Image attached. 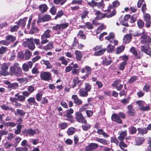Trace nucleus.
<instances>
[{
	"label": "nucleus",
	"mask_w": 151,
	"mask_h": 151,
	"mask_svg": "<svg viewBox=\"0 0 151 151\" xmlns=\"http://www.w3.org/2000/svg\"><path fill=\"white\" fill-rule=\"evenodd\" d=\"M33 41V38L31 37L29 38H26L25 39L23 43V45L24 47H27L28 45Z\"/></svg>",
	"instance_id": "18"
},
{
	"label": "nucleus",
	"mask_w": 151,
	"mask_h": 151,
	"mask_svg": "<svg viewBox=\"0 0 151 151\" xmlns=\"http://www.w3.org/2000/svg\"><path fill=\"white\" fill-rule=\"evenodd\" d=\"M18 81L22 84H24L26 83L27 82V79L26 78L18 79Z\"/></svg>",
	"instance_id": "45"
},
{
	"label": "nucleus",
	"mask_w": 151,
	"mask_h": 151,
	"mask_svg": "<svg viewBox=\"0 0 151 151\" xmlns=\"http://www.w3.org/2000/svg\"><path fill=\"white\" fill-rule=\"evenodd\" d=\"M97 132L99 134L103 135L104 137L107 138L109 136L106 133L101 129H98Z\"/></svg>",
	"instance_id": "38"
},
{
	"label": "nucleus",
	"mask_w": 151,
	"mask_h": 151,
	"mask_svg": "<svg viewBox=\"0 0 151 151\" xmlns=\"http://www.w3.org/2000/svg\"><path fill=\"white\" fill-rule=\"evenodd\" d=\"M42 62L45 65L47 66V68H52V66L49 63V61L45 60H42Z\"/></svg>",
	"instance_id": "39"
},
{
	"label": "nucleus",
	"mask_w": 151,
	"mask_h": 151,
	"mask_svg": "<svg viewBox=\"0 0 151 151\" xmlns=\"http://www.w3.org/2000/svg\"><path fill=\"white\" fill-rule=\"evenodd\" d=\"M127 64V63L125 62H122L119 65L118 68L119 70H123L125 68V66Z\"/></svg>",
	"instance_id": "33"
},
{
	"label": "nucleus",
	"mask_w": 151,
	"mask_h": 151,
	"mask_svg": "<svg viewBox=\"0 0 151 151\" xmlns=\"http://www.w3.org/2000/svg\"><path fill=\"white\" fill-rule=\"evenodd\" d=\"M51 73L47 72H42L40 74V77L41 79L47 81H49L51 79Z\"/></svg>",
	"instance_id": "6"
},
{
	"label": "nucleus",
	"mask_w": 151,
	"mask_h": 151,
	"mask_svg": "<svg viewBox=\"0 0 151 151\" xmlns=\"http://www.w3.org/2000/svg\"><path fill=\"white\" fill-rule=\"evenodd\" d=\"M67 0H54V3L56 4H58L60 2L61 5L63 4Z\"/></svg>",
	"instance_id": "52"
},
{
	"label": "nucleus",
	"mask_w": 151,
	"mask_h": 151,
	"mask_svg": "<svg viewBox=\"0 0 151 151\" xmlns=\"http://www.w3.org/2000/svg\"><path fill=\"white\" fill-rule=\"evenodd\" d=\"M50 32L51 31L50 30L47 29L45 32L42 35L49 38L50 36Z\"/></svg>",
	"instance_id": "48"
},
{
	"label": "nucleus",
	"mask_w": 151,
	"mask_h": 151,
	"mask_svg": "<svg viewBox=\"0 0 151 151\" xmlns=\"http://www.w3.org/2000/svg\"><path fill=\"white\" fill-rule=\"evenodd\" d=\"M72 99L74 100V103L77 105H80L82 103V101L78 98L76 95H72Z\"/></svg>",
	"instance_id": "16"
},
{
	"label": "nucleus",
	"mask_w": 151,
	"mask_h": 151,
	"mask_svg": "<svg viewBox=\"0 0 151 151\" xmlns=\"http://www.w3.org/2000/svg\"><path fill=\"white\" fill-rule=\"evenodd\" d=\"M18 25L17 26L15 25L12 27H10V31L12 32H13L17 31L19 28V26Z\"/></svg>",
	"instance_id": "55"
},
{
	"label": "nucleus",
	"mask_w": 151,
	"mask_h": 151,
	"mask_svg": "<svg viewBox=\"0 0 151 151\" xmlns=\"http://www.w3.org/2000/svg\"><path fill=\"white\" fill-rule=\"evenodd\" d=\"M148 143L149 144V147H148V151H151V137L148 138Z\"/></svg>",
	"instance_id": "64"
},
{
	"label": "nucleus",
	"mask_w": 151,
	"mask_h": 151,
	"mask_svg": "<svg viewBox=\"0 0 151 151\" xmlns=\"http://www.w3.org/2000/svg\"><path fill=\"white\" fill-rule=\"evenodd\" d=\"M150 85L146 84L144 86L143 88V90L144 91H145L146 92H148L150 89Z\"/></svg>",
	"instance_id": "57"
},
{
	"label": "nucleus",
	"mask_w": 151,
	"mask_h": 151,
	"mask_svg": "<svg viewBox=\"0 0 151 151\" xmlns=\"http://www.w3.org/2000/svg\"><path fill=\"white\" fill-rule=\"evenodd\" d=\"M114 47L111 45H109L107 47V50L109 52H111L114 50Z\"/></svg>",
	"instance_id": "58"
},
{
	"label": "nucleus",
	"mask_w": 151,
	"mask_h": 151,
	"mask_svg": "<svg viewBox=\"0 0 151 151\" xmlns=\"http://www.w3.org/2000/svg\"><path fill=\"white\" fill-rule=\"evenodd\" d=\"M85 90L88 92L91 89V86L89 84L86 83H85Z\"/></svg>",
	"instance_id": "56"
},
{
	"label": "nucleus",
	"mask_w": 151,
	"mask_h": 151,
	"mask_svg": "<svg viewBox=\"0 0 151 151\" xmlns=\"http://www.w3.org/2000/svg\"><path fill=\"white\" fill-rule=\"evenodd\" d=\"M131 39V36L129 35H126L124 36L123 38V42L125 43H128Z\"/></svg>",
	"instance_id": "32"
},
{
	"label": "nucleus",
	"mask_w": 151,
	"mask_h": 151,
	"mask_svg": "<svg viewBox=\"0 0 151 151\" xmlns=\"http://www.w3.org/2000/svg\"><path fill=\"white\" fill-rule=\"evenodd\" d=\"M51 19L50 16L48 14H45L44 15L42 18H39L38 20V23L40 22H45Z\"/></svg>",
	"instance_id": "13"
},
{
	"label": "nucleus",
	"mask_w": 151,
	"mask_h": 151,
	"mask_svg": "<svg viewBox=\"0 0 151 151\" xmlns=\"http://www.w3.org/2000/svg\"><path fill=\"white\" fill-rule=\"evenodd\" d=\"M76 56V58L77 60L80 61L82 57V55L81 52L80 51L76 50L75 52Z\"/></svg>",
	"instance_id": "23"
},
{
	"label": "nucleus",
	"mask_w": 151,
	"mask_h": 151,
	"mask_svg": "<svg viewBox=\"0 0 151 151\" xmlns=\"http://www.w3.org/2000/svg\"><path fill=\"white\" fill-rule=\"evenodd\" d=\"M65 117H66L68 118V119H66L68 120V121H70L71 122H73V120L72 119V115L70 114L66 113V114L64 115Z\"/></svg>",
	"instance_id": "44"
},
{
	"label": "nucleus",
	"mask_w": 151,
	"mask_h": 151,
	"mask_svg": "<svg viewBox=\"0 0 151 151\" xmlns=\"http://www.w3.org/2000/svg\"><path fill=\"white\" fill-rule=\"evenodd\" d=\"M36 130H38L29 129L26 130L25 131V132L27 135H29V136H32L36 133Z\"/></svg>",
	"instance_id": "21"
},
{
	"label": "nucleus",
	"mask_w": 151,
	"mask_h": 151,
	"mask_svg": "<svg viewBox=\"0 0 151 151\" xmlns=\"http://www.w3.org/2000/svg\"><path fill=\"white\" fill-rule=\"evenodd\" d=\"M99 146L97 144L92 143L86 147L85 150L86 151H93L97 149Z\"/></svg>",
	"instance_id": "9"
},
{
	"label": "nucleus",
	"mask_w": 151,
	"mask_h": 151,
	"mask_svg": "<svg viewBox=\"0 0 151 151\" xmlns=\"http://www.w3.org/2000/svg\"><path fill=\"white\" fill-rule=\"evenodd\" d=\"M143 18L145 21L150 20V15L148 14L144 13Z\"/></svg>",
	"instance_id": "51"
},
{
	"label": "nucleus",
	"mask_w": 151,
	"mask_h": 151,
	"mask_svg": "<svg viewBox=\"0 0 151 151\" xmlns=\"http://www.w3.org/2000/svg\"><path fill=\"white\" fill-rule=\"evenodd\" d=\"M75 118L78 122L83 123H85L86 122V120L84 119L82 114L79 112H77L76 113L75 115Z\"/></svg>",
	"instance_id": "11"
},
{
	"label": "nucleus",
	"mask_w": 151,
	"mask_h": 151,
	"mask_svg": "<svg viewBox=\"0 0 151 151\" xmlns=\"http://www.w3.org/2000/svg\"><path fill=\"white\" fill-rule=\"evenodd\" d=\"M150 41V37L146 35H143L141 36V44H149Z\"/></svg>",
	"instance_id": "10"
},
{
	"label": "nucleus",
	"mask_w": 151,
	"mask_h": 151,
	"mask_svg": "<svg viewBox=\"0 0 151 151\" xmlns=\"http://www.w3.org/2000/svg\"><path fill=\"white\" fill-rule=\"evenodd\" d=\"M136 104L138 105L140 109H141V108L144 105L145 102L141 100L138 101L136 102Z\"/></svg>",
	"instance_id": "43"
},
{
	"label": "nucleus",
	"mask_w": 151,
	"mask_h": 151,
	"mask_svg": "<svg viewBox=\"0 0 151 151\" xmlns=\"http://www.w3.org/2000/svg\"><path fill=\"white\" fill-rule=\"evenodd\" d=\"M120 5V3L118 0L115 1L113 2V7H116Z\"/></svg>",
	"instance_id": "63"
},
{
	"label": "nucleus",
	"mask_w": 151,
	"mask_h": 151,
	"mask_svg": "<svg viewBox=\"0 0 151 151\" xmlns=\"http://www.w3.org/2000/svg\"><path fill=\"white\" fill-rule=\"evenodd\" d=\"M137 24L139 28L143 27L144 25V22L141 20H139L137 21Z\"/></svg>",
	"instance_id": "54"
},
{
	"label": "nucleus",
	"mask_w": 151,
	"mask_h": 151,
	"mask_svg": "<svg viewBox=\"0 0 151 151\" xmlns=\"http://www.w3.org/2000/svg\"><path fill=\"white\" fill-rule=\"evenodd\" d=\"M8 134V131L4 130H0V142L2 139V137L3 135H6Z\"/></svg>",
	"instance_id": "42"
},
{
	"label": "nucleus",
	"mask_w": 151,
	"mask_h": 151,
	"mask_svg": "<svg viewBox=\"0 0 151 151\" xmlns=\"http://www.w3.org/2000/svg\"><path fill=\"white\" fill-rule=\"evenodd\" d=\"M75 131V128L71 127L68 129L67 130V134L68 135H71L74 134Z\"/></svg>",
	"instance_id": "40"
},
{
	"label": "nucleus",
	"mask_w": 151,
	"mask_h": 151,
	"mask_svg": "<svg viewBox=\"0 0 151 151\" xmlns=\"http://www.w3.org/2000/svg\"><path fill=\"white\" fill-rule=\"evenodd\" d=\"M31 52L28 50H26L25 52V57L26 60L29 59L31 56Z\"/></svg>",
	"instance_id": "37"
},
{
	"label": "nucleus",
	"mask_w": 151,
	"mask_h": 151,
	"mask_svg": "<svg viewBox=\"0 0 151 151\" xmlns=\"http://www.w3.org/2000/svg\"><path fill=\"white\" fill-rule=\"evenodd\" d=\"M16 40V38L12 35H9L6 37V40H10L11 42L14 41Z\"/></svg>",
	"instance_id": "46"
},
{
	"label": "nucleus",
	"mask_w": 151,
	"mask_h": 151,
	"mask_svg": "<svg viewBox=\"0 0 151 151\" xmlns=\"http://www.w3.org/2000/svg\"><path fill=\"white\" fill-rule=\"evenodd\" d=\"M95 13L97 16L96 17V19L100 20L106 17L108 18L112 17L116 14V11L115 9H113L110 14H103L98 11L95 10Z\"/></svg>",
	"instance_id": "2"
},
{
	"label": "nucleus",
	"mask_w": 151,
	"mask_h": 151,
	"mask_svg": "<svg viewBox=\"0 0 151 151\" xmlns=\"http://www.w3.org/2000/svg\"><path fill=\"white\" fill-rule=\"evenodd\" d=\"M130 51L134 55L135 57L137 58H140V57L138 55L137 52L134 47H132L130 49Z\"/></svg>",
	"instance_id": "25"
},
{
	"label": "nucleus",
	"mask_w": 151,
	"mask_h": 151,
	"mask_svg": "<svg viewBox=\"0 0 151 151\" xmlns=\"http://www.w3.org/2000/svg\"><path fill=\"white\" fill-rule=\"evenodd\" d=\"M139 133L141 134H146L148 130L147 128H139L137 129Z\"/></svg>",
	"instance_id": "34"
},
{
	"label": "nucleus",
	"mask_w": 151,
	"mask_h": 151,
	"mask_svg": "<svg viewBox=\"0 0 151 151\" xmlns=\"http://www.w3.org/2000/svg\"><path fill=\"white\" fill-rule=\"evenodd\" d=\"M9 73L12 75H14L16 76H21L22 74V69L17 63H14L13 65L10 67L9 68Z\"/></svg>",
	"instance_id": "1"
},
{
	"label": "nucleus",
	"mask_w": 151,
	"mask_h": 151,
	"mask_svg": "<svg viewBox=\"0 0 151 151\" xmlns=\"http://www.w3.org/2000/svg\"><path fill=\"white\" fill-rule=\"evenodd\" d=\"M14 113L16 116L19 115L20 116H22L24 115L25 112L23 110L17 109L16 111H15Z\"/></svg>",
	"instance_id": "27"
},
{
	"label": "nucleus",
	"mask_w": 151,
	"mask_h": 151,
	"mask_svg": "<svg viewBox=\"0 0 151 151\" xmlns=\"http://www.w3.org/2000/svg\"><path fill=\"white\" fill-rule=\"evenodd\" d=\"M27 101L28 103L30 105L33 104V105H37V103H36L35 98L34 97L29 98L27 99Z\"/></svg>",
	"instance_id": "31"
},
{
	"label": "nucleus",
	"mask_w": 151,
	"mask_h": 151,
	"mask_svg": "<svg viewBox=\"0 0 151 151\" xmlns=\"http://www.w3.org/2000/svg\"><path fill=\"white\" fill-rule=\"evenodd\" d=\"M136 142V144L139 145L141 144L144 141V139L142 137H138L135 139Z\"/></svg>",
	"instance_id": "29"
},
{
	"label": "nucleus",
	"mask_w": 151,
	"mask_h": 151,
	"mask_svg": "<svg viewBox=\"0 0 151 151\" xmlns=\"http://www.w3.org/2000/svg\"><path fill=\"white\" fill-rule=\"evenodd\" d=\"M9 63H4L2 64L1 66L2 71L0 72V75L2 76H6L9 75V73L6 72L9 66Z\"/></svg>",
	"instance_id": "5"
},
{
	"label": "nucleus",
	"mask_w": 151,
	"mask_h": 151,
	"mask_svg": "<svg viewBox=\"0 0 151 151\" xmlns=\"http://www.w3.org/2000/svg\"><path fill=\"white\" fill-rule=\"evenodd\" d=\"M38 48L40 49H43L46 50H51L53 48V43L52 42H49L46 45L43 46L41 45L38 47Z\"/></svg>",
	"instance_id": "12"
},
{
	"label": "nucleus",
	"mask_w": 151,
	"mask_h": 151,
	"mask_svg": "<svg viewBox=\"0 0 151 151\" xmlns=\"http://www.w3.org/2000/svg\"><path fill=\"white\" fill-rule=\"evenodd\" d=\"M1 108L4 110H10L12 112H13L14 109L12 108L9 107L5 104H3L1 106Z\"/></svg>",
	"instance_id": "28"
},
{
	"label": "nucleus",
	"mask_w": 151,
	"mask_h": 151,
	"mask_svg": "<svg viewBox=\"0 0 151 151\" xmlns=\"http://www.w3.org/2000/svg\"><path fill=\"white\" fill-rule=\"evenodd\" d=\"M68 26V24L67 23L57 24L53 27L52 29L57 32L58 34H59L60 30L62 31L63 29L67 28Z\"/></svg>",
	"instance_id": "3"
},
{
	"label": "nucleus",
	"mask_w": 151,
	"mask_h": 151,
	"mask_svg": "<svg viewBox=\"0 0 151 151\" xmlns=\"http://www.w3.org/2000/svg\"><path fill=\"white\" fill-rule=\"evenodd\" d=\"M140 49L141 51L151 56V51L148 46V44H142Z\"/></svg>",
	"instance_id": "7"
},
{
	"label": "nucleus",
	"mask_w": 151,
	"mask_h": 151,
	"mask_svg": "<svg viewBox=\"0 0 151 151\" xmlns=\"http://www.w3.org/2000/svg\"><path fill=\"white\" fill-rule=\"evenodd\" d=\"M48 38L44 36L41 35V45L45 44L49 42L48 40L47 39Z\"/></svg>",
	"instance_id": "36"
},
{
	"label": "nucleus",
	"mask_w": 151,
	"mask_h": 151,
	"mask_svg": "<svg viewBox=\"0 0 151 151\" xmlns=\"http://www.w3.org/2000/svg\"><path fill=\"white\" fill-rule=\"evenodd\" d=\"M59 60L61 61L62 64L65 65H67L68 62L65 60L63 56H62L59 58Z\"/></svg>",
	"instance_id": "53"
},
{
	"label": "nucleus",
	"mask_w": 151,
	"mask_h": 151,
	"mask_svg": "<svg viewBox=\"0 0 151 151\" xmlns=\"http://www.w3.org/2000/svg\"><path fill=\"white\" fill-rule=\"evenodd\" d=\"M111 62V58L109 56L105 57L103 61V64L106 65H110Z\"/></svg>",
	"instance_id": "15"
},
{
	"label": "nucleus",
	"mask_w": 151,
	"mask_h": 151,
	"mask_svg": "<svg viewBox=\"0 0 151 151\" xmlns=\"http://www.w3.org/2000/svg\"><path fill=\"white\" fill-rule=\"evenodd\" d=\"M125 47L124 46H121L118 47L116 50V52L117 54H119L122 52L124 49Z\"/></svg>",
	"instance_id": "50"
},
{
	"label": "nucleus",
	"mask_w": 151,
	"mask_h": 151,
	"mask_svg": "<svg viewBox=\"0 0 151 151\" xmlns=\"http://www.w3.org/2000/svg\"><path fill=\"white\" fill-rule=\"evenodd\" d=\"M19 94L18 93H17L15 96L17 97V100L20 102L24 101L25 99V97L22 95H19Z\"/></svg>",
	"instance_id": "35"
},
{
	"label": "nucleus",
	"mask_w": 151,
	"mask_h": 151,
	"mask_svg": "<svg viewBox=\"0 0 151 151\" xmlns=\"http://www.w3.org/2000/svg\"><path fill=\"white\" fill-rule=\"evenodd\" d=\"M63 14V12L62 10H60L59 11L56 16L55 17V19H57L58 18H60L61 16H62Z\"/></svg>",
	"instance_id": "60"
},
{
	"label": "nucleus",
	"mask_w": 151,
	"mask_h": 151,
	"mask_svg": "<svg viewBox=\"0 0 151 151\" xmlns=\"http://www.w3.org/2000/svg\"><path fill=\"white\" fill-rule=\"evenodd\" d=\"M21 128L22 126L21 125L17 126V129L15 130V133L17 134H19L21 132Z\"/></svg>",
	"instance_id": "61"
},
{
	"label": "nucleus",
	"mask_w": 151,
	"mask_h": 151,
	"mask_svg": "<svg viewBox=\"0 0 151 151\" xmlns=\"http://www.w3.org/2000/svg\"><path fill=\"white\" fill-rule=\"evenodd\" d=\"M96 140L104 145H107L109 143V142L108 141L103 138H96Z\"/></svg>",
	"instance_id": "24"
},
{
	"label": "nucleus",
	"mask_w": 151,
	"mask_h": 151,
	"mask_svg": "<svg viewBox=\"0 0 151 151\" xmlns=\"http://www.w3.org/2000/svg\"><path fill=\"white\" fill-rule=\"evenodd\" d=\"M77 35L78 37L82 39H85L86 38V36L83 33V31L82 30L79 31V33Z\"/></svg>",
	"instance_id": "49"
},
{
	"label": "nucleus",
	"mask_w": 151,
	"mask_h": 151,
	"mask_svg": "<svg viewBox=\"0 0 151 151\" xmlns=\"http://www.w3.org/2000/svg\"><path fill=\"white\" fill-rule=\"evenodd\" d=\"M27 19V17H25L22 19H20L17 23L18 26H21L24 27L25 25V23Z\"/></svg>",
	"instance_id": "22"
},
{
	"label": "nucleus",
	"mask_w": 151,
	"mask_h": 151,
	"mask_svg": "<svg viewBox=\"0 0 151 151\" xmlns=\"http://www.w3.org/2000/svg\"><path fill=\"white\" fill-rule=\"evenodd\" d=\"M4 83L8 85V89L10 90L13 89H16L19 86L17 82L11 83L8 81H4Z\"/></svg>",
	"instance_id": "8"
},
{
	"label": "nucleus",
	"mask_w": 151,
	"mask_h": 151,
	"mask_svg": "<svg viewBox=\"0 0 151 151\" xmlns=\"http://www.w3.org/2000/svg\"><path fill=\"white\" fill-rule=\"evenodd\" d=\"M114 37V34L113 33L111 32L105 38L106 40L109 41L110 43H113Z\"/></svg>",
	"instance_id": "19"
},
{
	"label": "nucleus",
	"mask_w": 151,
	"mask_h": 151,
	"mask_svg": "<svg viewBox=\"0 0 151 151\" xmlns=\"http://www.w3.org/2000/svg\"><path fill=\"white\" fill-rule=\"evenodd\" d=\"M128 112V115L130 116H134L135 115V111L132 105H130L127 107Z\"/></svg>",
	"instance_id": "20"
},
{
	"label": "nucleus",
	"mask_w": 151,
	"mask_h": 151,
	"mask_svg": "<svg viewBox=\"0 0 151 151\" xmlns=\"http://www.w3.org/2000/svg\"><path fill=\"white\" fill-rule=\"evenodd\" d=\"M111 119L114 121L118 123H121L122 121L120 119L119 116L117 114H114L111 116Z\"/></svg>",
	"instance_id": "14"
},
{
	"label": "nucleus",
	"mask_w": 151,
	"mask_h": 151,
	"mask_svg": "<svg viewBox=\"0 0 151 151\" xmlns=\"http://www.w3.org/2000/svg\"><path fill=\"white\" fill-rule=\"evenodd\" d=\"M42 93L41 92L37 93L35 96L36 100L38 101H40L42 99Z\"/></svg>",
	"instance_id": "47"
},
{
	"label": "nucleus",
	"mask_w": 151,
	"mask_h": 151,
	"mask_svg": "<svg viewBox=\"0 0 151 151\" xmlns=\"http://www.w3.org/2000/svg\"><path fill=\"white\" fill-rule=\"evenodd\" d=\"M27 148L26 147H19L16 149V151H27Z\"/></svg>",
	"instance_id": "59"
},
{
	"label": "nucleus",
	"mask_w": 151,
	"mask_h": 151,
	"mask_svg": "<svg viewBox=\"0 0 151 151\" xmlns=\"http://www.w3.org/2000/svg\"><path fill=\"white\" fill-rule=\"evenodd\" d=\"M102 48L101 46H97L93 48V50L94 51L99 50L95 52L94 53V55L95 56H100L103 55L106 50V49L103 48L101 49Z\"/></svg>",
	"instance_id": "4"
},
{
	"label": "nucleus",
	"mask_w": 151,
	"mask_h": 151,
	"mask_svg": "<svg viewBox=\"0 0 151 151\" xmlns=\"http://www.w3.org/2000/svg\"><path fill=\"white\" fill-rule=\"evenodd\" d=\"M39 8L42 12H45L47 10V7L46 4H44L40 5Z\"/></svg>",
	"instance_id": "26"
},
{
	"label": "nucleus",
	"mask_w": 151,
	"mask_h": 151,
	"mask_svg": "<svg viewBox=\"0 0 151 151\" xmlns=\"http://www.w3.org/2000/svg\"><path fill=\"white\" fill-rule=\"evenodd\" d=\"M79 94L80 96L82 97H86L88 96V92L85 90L84 91L83 89H81L79 90Z\"/></svg>",
	"instance_id": "30"
},
{
	"label": "nucleus",
	"mask_w": 151,
	"mask_h": 151,
	"mask_svg": "<svg viewBox=\"0 0 151 151\" xmlns=\"http://www.w3.org/2000/svg\"><path fill=\"white\" fill-rule=\"evenodd\" d=\"M59 127L61 129H63L66 128L68 124L66 123L60 122L59 125Z\"/></svg>",
	"instance_id": "41"
},
{
	"label": "nucleus",
	"mask_w": 151,
	"mask_h": 151,
	"mask_svg": "<svg viewBox=\"0 0 151 151\" xmlns=\"http://www.w3.org/2000/svg\"><path fill=\"white\" fill-rule=\"evenodd\" d=\"M22 68L23 70L25 72H27L29 70V67L27 64L26 63H24L22 65Z\"/></svg>",
	"instance_id": "62"
},
{
	"label": "nucleus",
	"mask_w": 151,
	"mask_h": 151,
	"mask_svg": "<svg viewBox=\"0 0 151 151\" xmlns=\"http://www.w3.org/2000/svg\"><path fill=\"white\" fill-rule=\"evenodd\" d=\"M127 131L126 130L124 131H121L119 132V133L120 134V135L118 137L119 140L120 141H123L124 140V137L127 135Z\"/></svg>",
	"instance_id": "17"
}]
</instances>
